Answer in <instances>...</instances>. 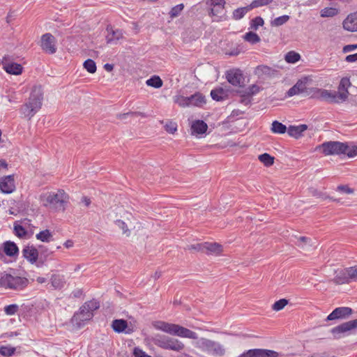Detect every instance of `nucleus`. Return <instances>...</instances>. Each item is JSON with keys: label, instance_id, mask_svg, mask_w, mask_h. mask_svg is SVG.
<instances>
[{"label": "nucleus", "instance_id": "obj_1", "mask_svg": "<svg viewBox=\"0 0 357 357\" xmlns=\"http://www.w3.org/2000/svg\"><path fill=\"white\" fill-rule=\"evenodd\" d=\"M152 326L156 330L172 335L197 340L194 343L195 347L208 354L215 356H222L225 355V349L220 343L205 337L198 338V335L195 332L187 328L163 321H155L152 323Z\"/></svg>", "mask_w": 357, "mask_h": 357}, {"label": "nucleus", "instance_id": "obj_2", "mask_svg": "<svg viewBox=\"0 0 357 357\" xmlns=\"http://www.w3.org/2000/svg\"><path fill=\"white\" fill-rule=\"evenodd\" d=\"M100 307L99 302L95 299L85 302L74 314L71 319L73 325L77 328L82 327L86 321L93 317V312Z\"/></svg>", "mask_w": 357, "mask_h": 357}, {"label": "nucleus", "instance_id": "obj_3", "mask_svg": "<svg viewBox=\"0 0 357 357\" xmlns=\"http://www.w3.org/2000/svg\"><path fill=\"white\" fill-rule=\"evenodd\" d=\"M43 93L40 86H34L26 102L24 105V116L30 119L41 108Z\"/></svg>", "mask_w": 357, "mask_h": 357}, {"label": "nucleus", "instance_id": "obj_4", "mask_svg": "<svg viewBox=\"0 0 357 357\" xmlns=\"http://www.w3.org/2000/svg\"><path fill=\"white\" fill-rule=\"evenodd\" d=\"M306 95L310 98L316 99L328 103H338L339 99H344L345 96L336 93L335 91L327 90L319 88H310L306 90Z\"/></svg>", "mask_w": 357, "mask_h": 357}, {"label": "nucleus", "instance_id": "obj_5", "mask_svg": "<svg viewBox=\"0 0 357 357\" xmlns=\"http://www.w3.org/2000/svg\"><path fill=\"white\" fill-rule=\"evenodd\" d=\"M43 197L44 206L62 211L65 209V204L68 202L69 198L63 190H59L56 192H47Z\"/></svg>", "mask_w": 357, "mask_h": 357}, {"label": "nucleus", "instance_id": "obj_6", "mask_svg": "<svg viewBox=\"0 0 357 357\" xmlns=\"http://www.w3.org/2000/svg\"><path fill=\"white\" fill-rule=\"evenodd\" d=\"M153 343L164 349L181 351L184 349V344L180 340L164 335H156L153 338Z\"/></svg>", "mask_w": 357, "mask_h": 357}, {"label": "nucleus", "instance_id": "obj_7", "mask_svg": "<svg viewBox=\"0 0 357 357\" xmlns=\"http://www.w3.org/2000/svg\"><path fill=\"white\" fill-rule=\"evenodd\" d=\"M206 4L210 7L209 15L214 22H220L227 19L225 0H206Z\"/></svg>", "mask_w": 357, "mask_h": 357}, {"label": "nucleus", "instance_id": "obj_8", "mask_svg": "<svg viewBox=\"0 0 357 357\" xmlns=\"http://www.w3.org/2000/svg\"><path fill=\"white\" fill-rule=\"evenodd\" d=\"M317 150H321L325 155H340L347 150V143L337 141L325 142L317 147Z\"/></svg>", "mask_w": 357, "mask_h": 357}, {"label": "nucleus", "instance_id": "obj_9", "mask_svg": "<svg viewBox=\"0 0 357 357\" xmlns=\"http://www.w3.org/2000/svg\"><path fill=\"white\" fill-rule=\"evenodd\" d=\"M355 328H357V319L337 326L333 328L331 332L335 338L339 339L347 335L349 331Z\"/></svg>", "mask_w": 357, "mask_h": 357}, {"label": "nucleus", "instance_id": "obj_10", "mask_svg": "<svg viewBox=\"0 0 357 357\" xmlns=\"http://www.w3.org/2000/svg\"><path fill=\"white\" fill-rule=\"evenodd\" d=\"M227 82L234 86H241L244 82V77L241 70L232 68L225 73Z\"/></svg>", "mask_w": 357, "mask_h": 357}, {"label": "nucleus", "instance_id": "obj_11", "mask_svg": "<svg viewBox=\"0 0 357 357\" xmlns=\"http://www.w3.org/2000/svg\"><path fill=\"white\" fill-rule=\"evenodd\" d=\"M279 354L273 350L265 349H249L243 354L239 357H278Z\"/></svg>", "mask_w": 357, "mask_h": 357}, {"label": "nucleus", "instance_id": "obj_12", "mask_svg": "<svg viewBox=\"0 0 357 357\" xmlns=\"http://www.w3.org/2000/svg\"><path fill=\"white\" fill-rule=\"evenodd\" d=\"M56 40L54 36L50 33H45L41 37V48L47 54H52L56 51Z\"/></svg>", "mask_w": 357, "mask_h": 357}, {"label": "nucleus", "instance_id": "obj_13", "mask_svg": "<svg viewBox=\"0 0 357 357\" xmlns=\"http://www.w3.org/2000/svg\"><path fill=\"white\" fill-rule=\"evenodd\" d=\"M3 254L10 257L15 258L19 254L18 247L12 241H6L0 249V259L3 258Z\"/></svg>", "mask_w": 357, "mask_h": 357}, {"label": "nucleus", "instance_id": "obj_14", "mask_svg": "<svg viewBox=\"0 0 357 357\" xmlns=\"http://www.w3.org/2000/svg\"><path fill=\"white\" fill-rule=\"evenodd\" d=\"M352 313V309L349 307H339L335 308L327 317V320H334L337 319H344L348 317Z\"/></svg>", "mask_w": 357, "mask_h": 357}, {"label": "nucleus", "instance_id": "obj_15", "mask_svg": "<svg viewBox=\"0 0 357 357\" xmlns=\"http://www.w3.org/2000/svg\"><path fill=\"white\" fill-rule=\"evenodd\" d=\"M343 28L351 32L357 31V11L349 14L343 21Z\"/></svg>", "mask_w": 357, "mask_h": 357}, {"label": "nucleus", "instance_id": "obj_16", "mask_svg": "<svg viewBox=\"0 0 357 357\" xmlns=\"http://www.w3.org/2000/svg\"><path fill=\"white\" fill-rule=\"evenodd\" d=\"M14 189V179L11 176H6L0 180V190L2 192L11 193Z\"/></svg>", "mask_w": 357, "mask_h": 357}, {"label": "nucleus", "instance_id": "obj_17", "mask_svg": "<svg viewBox=\"0 0 357 357\" xmlns=\"http://www.w3.org/2000/svg\"><path fill=\"white\" fill-rule=\"evenodd\" d=\"M350 86H351V82L348 77H343L341 79L340 84L338 86V89H337L338 91H335V93L343 94L345 96V98L342 100L338 98V100H339L338 103L343 102L347 99L348 95H349L348 88Z\"/></svg>", "mask_w": 357, "mask_h": 357}, {"label": "nucleus", "instance_id": "obj_18", "mask_svg": "<svg viewBox=\"0 0 357 357\" xmlns=\"http://www.w3.org/2000/svg\"><path fill=\"white\" fill-rule=\"evenodd\" d=\"M106 40L108 43H114L123 37V33L119 29H114L112 26L107 27Z\"/></svg>", "mask_w": 357, "mask_h": 357}, {"label": "nucleus", "instance_id": "obj_19", "mask_svg": "<svg viewBox=\"0 0 357 357\" xmlns=\"http://www.w3.org/2000/svg\"><path fill=\"white\" fill-rule=\"evenodd\" d=\"M19 279H17L11 275H5L1 277L0 284L2 286L10 289H17L18 287Z\"/></svg>", "mask_w": 357, "mask_h": 357}, {"label": "nucleus", "instance_id": "obj_20", "mask_svg": "<svg viewBox=\"0 0 357 357\" xmlns=\"http://www.w3.org/2000/svg\"><path fill=\"white\" fill-rule=\"evenodd\" d=\"M208 126L202 120H196L192 122L191 130L192 135H202L207 130Z\"/></svg>", "mask_w": 357, "mask_h": 357}, {"label": "nucleus", "instance_id": "obj_21", "mask_svg": "<svg viewBox=\"0 0 357 357\" xmlns=\"http://www.w3.org/2000/svg\"><path fill=\"white\" fill-rule=\"evenodd\" d=\"M305 83L302 81H298L292 87H291L287 92V96L292 97L295 95H298L301 93H306Z\"/></svg>", "mask_w": 357, "mask_h": 357}, {"label": "nucleus", "instance_id": "obj_22", "mask_svg": "<svg viewBox=\"0 0 357 357\" xmlns=\"http://www.w3.org/2000/svg\"><path fill=\"white\" fill-rule=\"evenodd\" d=\"M189 107H202L206 103L205 97L199 92H197L195 94L188 97Z\"/></svg>", "mask_w": 357, "mask_h": 357}, {"label": "nucleus", "instance_id": "obj_23", "mask_svg": "<svg viewBox=\"0 0 357 357\" xmlns=\"http://www.w3.org/2000/svg\"><path fill=\"white\" fill-rule=\"evenodd\" d=\"M50 282L54 289H61L66 284L65 276L60 274H53L50 278Z\"/></svg>", "mask_w": 357, "mask_h": 357}, {"label": "nucleus", "instance_id": "obj_24", "mask_svg": "<svg viewBox=\"0 0 357 357\" xmlns=\"http://www.w3.org/2000/svg\"><path fill=\"white\" fill-rule=\"evenodd\" d=\"M204 252L208 254L218 255L222 251V246L217 243H204Z\"/></svg>", "mask_w": 357, "mask_h": 357}, {"label": "nucleus", "instance_id": "obj_25", "mask_svg": "<svg viewBox=\"0 0 357 357\" xmlns=\"http://www.w3.org/2000/svg\"><path fill=\"white\" fill-rule=\"evenodd\" d=\"M3 68L9 74L20 75L22 72L20 64L15 63H3Z\"/></svg>", "mask_w": 357, "mask_h": 357}, {"label": "nucleus", "instance_id": "obj_26", "mask_svg": "<svg viewBox=\"0 0 357 357\" xmlns=\"http://www.w3.org/2000/svg\"><path fill=\"white\" fill-rule=\"evenodd\" d=\"M24 257L27 259L31 264H34L38 259V251L33 247H27L24 249Z\"/></svg>", "mask_w": 357, "mask_h": 357}, {"label": "nucleus", "instance_id": "obj_27", "mask_svg": "<svg viewBox=\"0 0 357 357\" xmlns=\"http://www.w3.org/2000/svg\"><path fill=\"white\" fill-rule=\"evenodd\" d=\"M112 327L116 333H122L125 331L126 333H129L128 331H126V329L128 327V323L124 319L114 320L112 321Z\"/></svg>", "mask_w": 357, "mask_h": 357}, {"label": "nucleus", "instance_id": "obj_28", "mask_svg": "<svg viewBox=\"0 0 357 357\" xmlns=\"http://www.w3.org/2000/svg\"><path fill=\"white\" fill-rule=\"evenodd\" d=\"M211 96L214 100L221 101L226 98L227 93L222 87H218L211 90Z\"/></svg>", "mask_w": 357, "mask_h": 357}, {"label": "nucleus", "instance_id": "obj_29", "mask_svg": "<svg viewBox=\"0 0 357 357\" xmlns=\"http://www.w3.org/2000/svg\"><path fill=\"white\" fill-rule=\"evenodd\" d=\"M307 129L306 125H301L299 126H290L288 129V134L295 138H298L302 133Z\"/></svg>", "mask_w": 357, "mask_h": 357}, {"label": "nucleus", "instance_id": "obj_30", "mask_svg": "<svg viewBox=\"0 0 357 357\" xmlns=\"http://www.w3.org/2000/svg\"><path fill=\"white\" fill-rule=\"evenodd\" d=\"M250 6H246V7H241L238 8L237 9H235L233 11L232 17L235 20H239L242 19L245 14L251 10Z\"/></svg>", "mask_w": 357, "mask_h": 357}, {"label": "nucleus", "instance_id": "obj_31", "mask_svg": "<svg viewBox=\"0 0 357 357\" xmlns=\"http://www.w3.org/2000/svg\"><path fill=\"white\" fill-rule=\"evenodd\" d=\"M272 132L276 133V134H284L287 131V127L283 123L278 121H274L272 123V126L271 128Z\"/></svg>", "mask_w": 357, "mask_h": 357}, {"label": "nucleus", "instance_id": "obj_32", "mask_svg": "<svg viewBox=\"0 0 357 357\" xmlns=\"http://www.w3.org/2000/svg\"><path fill=\"white\" fill-rule=\"evenodd\" d=\"M146 84L149 86L158 89L162 86L163 82L159 76L153 75L146 80Z\"/></svg>", "mask_w": 357, "mask_h": 357}, {"label": "nucleus", "instance_id": "obj_33", "mask_svg": "<svg viewBox=\"0 0 357 357\" xmlns=\"http://www.w3.org/2000/svg\"><path fill=\"white\" fill-rule=\"evenodd\" d=\"M312 240L310 238L305 236H300L297 238V241L296 242L297 246L303 249H307L309 247H312V244L311 243Z\"/></svg>", "mask_w": 357, "mask_h": 357}, {"label": "nucleus", "instance_id": "obj_34", "mask_svg": "<svg viewBox=\"0 0 357 357\" xmlns=\"http://www.w3.org/2000/svg\"><path fill=\"white\" fill-rule=\"evenodd\" d=\"M347 273V272L346 268L337 272L335 276L337 282L340 284L349 283L351 280Z\"/></svg>", "mask_w": 357, "mask_h": 357}, {"label": "nucleus", "instance_id": "obj_35", "mask_svg": "<svg viewBox=\"0 0 357 357\" xmlns=\"http://www.w3.org/2000/svg\"><path fill=\"white\" fill-rule=\"evenodd\" d=\"M30 220L24 218V238H29L34 233L35 227L30 226Z\"/></svg>", "mask_w": 357, "mask_h": 357}, {"label": "nucleus", "instance_id": "obj_36", "mask_svg": "<svg viewBox=\"0 0 357 357\" xmlns=\"http://www.w3.org/2000/svg\"><path fill=\"white\" fill-rule=\"evenodd\" d=\"M273 69L267 66H259L255 69V74L259 77L263 75H271L273 73Z\"/></svg>", "mask_w": 357, "mask_h": 357}, {"label": "nucleus", "instance_id": "obj_37", "mask_svg": "<svg viewBox=\"0 0 357 357\" xmlns=\"http://www.w3.org/2000/svg\"><path fill=\"white\" fill-rule=\"evenodd\" d=\"M237 93L240 96L241 99H240L239 102L241 104H243L244 105L248 106L251 103L252 96H250L249 94H248L246 93V91H245V89L238 90L237 91Z\"/></svg>", "mask_w": 357, "mask_h": 357}, {"label": "nucleus", "instance_id": "obj_38", "mask_svg": "<svg viewBox=\"0 0 357 357\" xmlns=\"http://www.w3.org/2000/svg\"><path fill=\"white\" fill-rule=\"evenodd\" d=\"M36 238L42 242H50L52 235L49 229H45L36 234Z\"/></svg>", "mask_w": 357, "mask_h": 357}, {"label": "nucleus", "instance_id": "obj_39", "mask_svg": "<svg viewBox=\"0 0 357 357\" xmlns=\"http://www.w3.org/2000/svg\"><path fill=\"white\" fill-rule=\"evenodd\" d=\"M188 97L178 94L174 96V102L181 107H189Z\"/></svg>", "mask_w": 357, "mask_h": 357}, {"label": "nucleus", "instance_id": "obj_40", "mask_svg": "<svg viewBox=\"0 0 357 357\" xmlns=\"http://www.w3.org/2000/svg\"><path fill=\"white\" fill-rule=\"evenodd\" d=\"M243 38L245 39V40L249 42L252 45L256 44L260 41L259 36L256 33H254L252 31H249L246 33L244 35Z\"/></svg>", "mask_w": 357, "mask_h": 357}, {"label": "nucleus", "instance_id": "obj_41", "mask_svg": "<svg viewBox=\"0 0 357 357\" xmlns=\"http://www.w3.org/2000/svg\"><path fill=\"white\" fill-rule=\"evenodd\" d=\"M301 59L298 53L294 51H290L285 55V61L289 63H295Z\"/></svg>", "mask_w": 357, "mask_h": 357}, {"label": "nucleus", "instance_id": "obj_42", "mask_svg": "<svg viewBox=\"0 0 357 357\" xmlns=\"http://www.w3.org/2000/svg\"><path fill=\"white\" fill-rule=\"evenodd\" d=\"M259 160L266 167L272 165L274 162V158L266 153L259 155Z\"/></svg>", "mask_w": 357, "mask_h": 357}, {"label": "nucleus", "instance_id": "obj_43", "mask_svg": "<svg viewBox=\"0 0 357 357\" xmlns=\"http://www.w3.org/2000/svg\"><path fill=\"white\" fill-rule=\"evenodd\" d=\"M84 68L90 73H94L96 71V64L92 59H87L84 62Z\"/></svg>", "mask_w": 357, "mask_h": 357}, {"label": "nucleus", "instance_id": "obj_44", "mask_svg": "<svg viewBox=\"0 0 357 357\" xmlns=\"http://www.w3.org/2000/svg\"><path fill=\"white\" fill-rule=\"evenodd\" d=\"M288 304V301L285 298H282L275 302L272 306V309L275 311H280L282 310Z\"/></svg>", "mask_w": 357, "mask_h": 357}, {"label": "nucleus", "instance_id": "obj_45", "mask_svg": "<svg viewBox=\"0 0 357 357\" xmlns=\"http://www.w3.org/2000/svg\"><path fill=\"white\" fill-rule=\"evenodd\" d=\"M15 351V349L10 346L0 347V354L3 356H10L14 354Z\"/></svg>", "mask_w": 357, "mask_h": 357}, {"label": "nucleus", "instance_id": "obj_46", "mask_svg": "<svg viewBox=\"0 0 357 357\" xmlns=\"http://www.w3.org/2000/svg\"><path fill=\"white\" fill-rule=\"evenodd\" d=\"M342 154H346L349 158H354L357 155V144L349 146L347 144V150Z\"/></svg>", "mask_w": 357, "mask_h": 357}, {"label": "nucleus", "instance_id": "obj_47", "mask_svg": "<svg viewBox=\"0 0 357 357\" xmlns=\"http://www.w3.org/2000/svg\"><path fill=\"white\" fill-rule=\"evenodd\" d=\"M273 0H254L250 3L251 8H258L264 6H266L273 2Z\"/></svg>", "mask_w": 357, "mask_h": 357}, {"label": "nucleus", "instance_id": "obj_48", "mask_svg": "<svg viewBox=\"0 0 357 357\" xmlns=\"http://www.w3.org/2000/svg\"><path fill=\"white\" fill-rule=\"evenodd\" d=\"M289 19V17L288 15H282L274 19V20L272 22V24L275 26H282V24H285Z\"/></svg>", "mask_w": 357, "mask_h": 357}, {"label": "nucleus", "instance_id": "obj_49", "mask_svg": "<svg viewBox=\"0 0 357 357\" xmlns=\"http://www.w3.org/2000/svg\"><path fill=\"white\" fill-rule=\"evenodd\" d=\"M350 280L357 281V266L346 268Z\"/></svg>", "mask_w": 357, "mask_h": 357}, {"label": "nucleus", "instance_id": "obj_50", "mask_svg": "<svg viewBox=\"0 0 357 357\" xmlns=\"http://www.w3.org/2000/svg\"><path fill=\"white\" fill-rule=\"evenodd\" d=\"M264 24V20L261 17H256L252 20L250 26L251 29L257 30L259 26Z\"/></svg>", "mask_w": 357, "mask_h": 357}, {"label": "nucleus", "instance_id": "obj_51", "mask_svg": "<svg viewBox=\"0 0 357 357\" xmlns=\"http://www.w3.org/2000/svg\"><path fill=\"white\" fill-rule=\"evenodd\" d=\"M183 8H184V6L183 3H180V4H178L175 6H174L169 12V15H170L171 17H175L178 16L180 14V13L182 11Z\"/></svg>", "mask_w": 357, "mask_h": 357}, {"label": "nucleus", "instance_id": "obj_52", "mask_svg": "<svg viewBox=\"0 0 357 357\" xmlns=\"http://www.w3.org/2000/svg\"><path fill=\"white\" fill-rule=\"evenodd\" d=\"M245 91L248 94L252 97L260 91V87L257 84H252L248 88L245 89Z\"/></svg>", "mask_w": 357, "mask_h": 357}, {"label": "nucleus", "instance_id": "obj_53", "mask_svg": "<svg viewBox=\"0 0 357 357\" xmlns=\"http://www.w3.org/2000/svg\"><path fill=\"white\" fill-rule=\"evenodd\" d=\"M115 225L123 231V234H126L127 236L130 235V231L128 229V226L124 221L121 220H117L115 221Z\"/></svg>", "mask_w": 357, "mask_h": 357}, {"label": "nucleus", "instance_id": "obj_54", "mask_svg": "<svg viewBox=\"0 0 357 357\" xmlns=\"http://www.w3.org/2000/svg\"><path fill=\"white\" fill-rule=\"evenodd\" d=\"M337 10L333 8H326L321 10V17H333L337 13Z\"/></svg>", "mask_w": 357, "mask_h": 357}, {"label": "nucleus", "instance_id": "obj_55", "mask_svg": "<svg viewBox=\"0 0 357 357\" xmlns=\"http://www.w3.org/2000/svg\"><path fill=\"white\" fill-rule=\"evenodd\" d=\"M18 309V306L15 304L7 305L4 307V312L7 315L15 314Z\"/></svg>", "mask_w": 357, "mask_h": 357}, {"label": "nucleus", "instance_id": "obj_56", "mask_svg": "<svg viewBox=\"0 0 357 357\" xmlns=\"http://www.w3.org/2000/svg\"><path fill=\"white\" fill-rule=\"evenodd\" d=\"M142 116L143 117L146 116V115L142 112H127V113H124V114H118V118L119 119H126L127 116Z\"/></svg>", "mask_w": 357, "mask_h": 357}, {"label": "nucleus", "instance_id": "obj_57", "mask_svg": "<svg viewBox=\"0 0 357 357\" xmlns=\"http://www.w3.org/2000/svg\"><path fill=\"white\" fill-rule=\"evenodd\" d=\"M185 249L190 251H201L204 252V243H197L194 245H188Z\"/></svg>", "mask_w": 357, "mask_h": 357}, {"label": "nucleus", "instance_id": "obj_58", "mask_svg": "<svg viewBox=\"0 0 357 357\" xmlns=\"http://www.w3.org/2000/svg\"><path fill=\"white\" fill-rule=\"evenodd\" d=\"M337 190L346 194H351L354 192V190L347 185H339L337 188Z\"/></svg>", "mask_w": 357, "mask_h": 357}, {"label": "nucleus", "instance_id": "obj_59", "mask_svg": "<svg viewBox=\"0 0 357 357\" xmlns=\"http://www.w3.org/2000/svg\"><path fill=\"white\" fill-rule=\"evenodd\" d=\"M357 49V44L347 45L343 47L342 52L347 53Z\"/></svg>", "mask_w": 357, "mask_h": 357}, {"label": "nucleus", "instance_id": "obj_60", "mask_svg": "<svg viewBox=\"0 0 357 357\" xmlns=\"http://www.w3.org/2000/svg\"><path fill=\"white\" fill-rule=\"evenodd\" d=\"M345 61L349 63H354L357 61V53L347 56Z\"/></svg>", "mask_w": 357, "mask_h": 357}, {"label": "nucleus", "instance_id": "obj_61", "mask_svg": "<svg viewBox=\"0 0 357 357\" xmlns=\"http://www.w3.org/2000/svg\"><path fill=\"white\" fill-rule=\"evenodd\" d=\"M166 130L169 133H174L176 131V126L174 124L170 123L166 125Z\"/></svg>", "mask_w": 357, "mask_h": 357}, {"label": "nucleus", "instance_id": "obj_62", "mask_svg": "<svg viewBox=\"0 0 357 357\" xmlns=\"http://www.w3.org/2000/svg\"><path fill=\"white\" fill-rule=\"evenodd\" d=\"M15 231L18 237L22 238V225H15Z\"/></svg>", "mask_w": 357, "mask_h": 357}, {"label": "nucleus", "instance_id": "obj_63", "mask_svg": "<svg viewBox=\"0 0 357 357\" xmlns=\"http://www.w3.org/2000/svg\"><path fill=\"white\" fill-rule=\"evenodd\" d=\"M83 291L81 289H77L72 292V295L75 298H79L82 296Z\"/></svg>", "mask_w": 357, "mask_h": 357}, {"label": "nucleus", "instance_id": "obj_64", "mask_svg": "<svg viewBox=\"0 0 357 357\" xmlns=\"http://www.w3.org/2000/svg\"><path fill=\"white\" fill-rule=\"evenodd\" d=\"M82 202L84 203L86 206H89L91 202L87 197H83L82 198Z\"/></svg>", "mask_w": 357, "mask_h": 357}]
</instances>
